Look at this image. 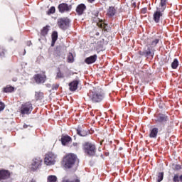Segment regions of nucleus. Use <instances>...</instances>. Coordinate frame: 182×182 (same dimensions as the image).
Listing matches in <instances>:
<instances>
[{
	"instance_id": "nucleus-1",
	"label": "nucleus",
	"mask_w": 182,
	"mask_h": 182,
	"mask_svg": "<svg viewBox=\"0 0 182 182\" xmlns=\"http://www.w3.org/2000/svg\"><path fill=\"white\" fill-rule=\"evenodd\" d=\"M166 8H167V0H161L159 6L156 7V11L154 14V21L156 23L161 21Z\"/></svg>"
},
{
	"instance_id": "nucleus-2",
	"label": "nucleus",
	"mask_w": 182,
	"mask_h": 182,
	"mask_svg": "<svg viewBox=\"0 0 182 182\" xmlns=\"http://www.w3.org/2000/svg\"><path fill=\"white\" fill-rule=\"evenodd\" d=\"M76 161V155L74 154H67L63 159V164L65 168H72Z\"/></svg>"
},
{
	"instance_id": "nucleus-3",
	"label": "nucleus",
	"mask_w": 182,
	"mask_h": 182,
	"mask_svg": "<svg viewBox=\"0 0 182 182\" xmlns=\"http://www.w3.org/2000/svg\"><path fill=\"white\" fill-rule=\"evenodd\" d=\"M90 99L94 103H97L103 100V93H102V90H93V91L89 93Z\"/></svg>"
},
{
	"instance_id": "nucleus-4",
	"label": "nucleus",
	"mask_w": 182,
	"mask_h": 182,
	"mask_svg": "<svg viewBox=\"0 0 182 182\" xmlns=\"http://www.w3.org/2000/svg\"><path fill=\"white\" fill-rule=\"evenodd\" d=\"M83 150L85 154L88 156H95L96 154V146L90 142H86L83 144Z\"/></svg>"
},
{
	"instance_id": "nucleus-5",
	"label": "nucleus",
	"mask_w": 182,
	"mask_h": 182,
	"mask_svg": "<svg viewBox=\"0 0 182 182\" xmlns=\"http://www.w3.org/2000/svg\"><path fill=\"white\" fill-rule=\"evenodd\" d=\"M58 156L53 152H48L45 155L44 163L46 166H53L56 163Z\"/></svg>"
},
{
	"instance_id": "nucleus-6",
	"label": "nucleus",
	"mask_w": 182,
	"mask_h": 182,
	"mask_svg": "<svg viewBox=\"0 0 182 182\" xmlns=\"http://www.w3.org/2000/svg\"><path fill=\"white\" fill-rule=\"evenodd\" d=\"M32 110H33V107H32V103H31V102L22 104L20 108L21 114H31Z\"/></svg>"
},
{
	"instance_id": "nucleus-7",
	"label": "nucleus",
	"mask_w": 182,
	"mask_h": 182,
	"mask_svg": "<svg viewBox=\"0 0 182 182\" xmlns=\"http://www.w3.org/2000/svg\"><path fill=\"white\" fill-rule=\"evenodd\" d=\"M69 23H70V20L68 18H62L58 20V25L60 29H68Z\"/></svg>"
},
{
	"instance_id": "nucleus-8",
	"label": "nucleus",
	"mask_w": 182,
	"mask_h": 182,
	"mask_svg": "<svg viewBox=\"0 0 182 182\" xmlns=\"http://www.w3.org/2000/svg\"><path fill=\"white\" fill-rule=\"evenodd\" d=\"M41 164H42V159H41L40 158L34 159L32 161L31 168V170L35 171V170H38V167H41Z\"/></svg>"
},
{
	"instance_id": "nucleus-9",
	"label": "nucleus",
	"mask_w": 182,
	"mask_h": 182,
	"mask_svg": "<svg viewBox=\"0 0 182 182\" xmlns=\"http://www.w3.org/2000/svg\"><path fill=\"white\" fill-rule=\"evenodd\" d=\"M59 12L63 14V12H69L72 9L71 5H68L65 3H63L58 6Z\"/></svg>"
},
{
	"instance_id": "nucleus-10",
	"label": "nucleus",
	"mask_w": 182,
	"mask_h": 182,
	"mask_svg": "<svg viewBox=\"0 0 182 182\" xmlns=\"http://www.w3.org/2000/svg\"><path fill=\"white\" fill-rule=\"evenodd\" d=\"M34 79L36 83H45L46 75L45 74H37L34 76Z\"/></svg>"
},
{
	"instance_id": "nucleus-11",
	"label": "nucleus",
	"mask_w": 182,
	"mask_h": 182,
	"mask_svg": "<svg viewBox=\"0 0 182 182\" xmlns=\"http://www.w3.org/2000/svg\"><path fill=\"white\" fill-rule=\"evenodd\" d=\"M155 120L158 123H166V122L168 120V117H167V116H166L165 114H160L157 116Z\"/></svg>"
},
{
	"instance_id": "nucleus-12",
	"label": "nucleus",
	"mask_w": 182,
	"mask_h": 182,
	"mask_svg": "<svg viewBox=\"0 0 182 182\" xmlns=\"http://www.w3.org/2000/svg\"><path fill=\"white\" fill-rule=\"evenodd\" d=\"M11 173L6 170H0V180H6L9 178Z\"/></svg>"
},
{
	"instance_id": "nucleus-13",
	"label": "nucleus",
	"mask_w": 182,
	"mask_h": 182,
	"mask_svg": "<svg viewBox=\"0 0 182 182\" xmlns=\"http://www.w3.org/2000/svg\"><path fill=\"white\" fill-rule=\"evenodd\" d=\"M96 60H97V55H94L87 58L85 62L87 65H92V63H95Z\"/></svg>"
},
{
	"instance_id": "nucleus-14",
	"label": "nucleus",
	"mask_w": 182,
	"mask_h": 182,
	"mask_svg": "<svg viewBox=\"0 0 182 182\" xmlns=\"http://www.w3.org/2000/svg\"><path fill=\"white\" fill-rule=\"evenodd\" d=\"M117 12V8L114 6H109L107 10V15L110 17L114 16Z\"/></svg>"
},
{
	"instance_id": "nucleus-15",
	"label": "nucleus",
	"mask_w": 182,
	"mask_h": 182,
	"mask_svg": "<svg viewBox=\"0 0 182 182\" xmlns=\"http://www.w3.org/2000/svg\"><path fill=\"white\" fill-rule=\"evenodd\" d=\"M78 85H79L78 80H74V81L71 82L69 84L70 90L71 92H75V90H77Z\"/></svg>"
},
{
	"instance_id": "nucleus-16",
	"label": "nucleus",
	"mask_w": 182,
	"mask_h": 182,
	"mask_svg": "<svg viewBox=\"0 0 182 182\" xmlns=\"http://www.w3.org/2000/svg\"><path fill=\"white\" fill-rule=\"evenodd\" d=\"M159 134V128H153L150 130L149 137L151 139H156L157 137V134Z\"/></svg>"
},
{
	"instance_id": "nucleus-17",
	"label": "nucleus",
	"mask_w": 182,
	"mask_h": 182,
	"mask_svg": "<svg viewBox=\"0 0 182 182\" xmlns=\"http://www.w3.org/2000/svg\"><path fill=\"white\" fill-rule=\"evenodd\" d=\"M86 9V6L85 4H80L76 9V12L78 15H82L85 10Z\"/></svg>"
},
{
	"instance_id": "nucleus-18",
	"label": "nucleus",
	"mask_w": 182,
	"mask_h": 182,
	"mask_svg": "<svg viewBox=\"0 0 182 182\" xmlns=\"http://www.w3.org/2000/svg\"><path fill=\"white\" fill-rule=\"evenodd\" d=\"M72 141V138L69 136H63L61 137V143L63 146H66L69 143V141Z\"/></svg>"
},
{
	"instance_id": "nucleus-19",
	"label": "nucleus",
	"mask_w": 182,
	"mask_h": 182,
	"mask_svg": "<svg viewBox=\"0 0 182 182\" xmlns=\"http://www.w3.org/2000/svg\"><path fill=\"white\" fill-rule=\"evenodd\" d=\"M159 42V39H148V45L149 48H154Z\"/></svg>"
},
{
	"instance_id": "nucleus-20",
	"label": "nucleus",
	"mask_w": 182,
	"mask_h": 182,
	"mask_svg": "<svg viewBox=\"0 0 182 182\" xmlns=\"http://www.w3.org/2000/svg\"><path fill=\"white\" fill-rule=\"evenodd\" d=\"M47 182H58V177L55 175H50L47 178Z\"/></svg>"
},
{
	"instance_id": "nucleus-21",
	"label": "nucleus",
	"mask_w": 182,
	"mask_h": 182,
	"mask_svg": "<svg viewBox=\"0 0 182 182\" xmlns=\"http://www.w3.org/2000/svg\"><path fill=\"white\" fill-rule=\"evenodd\" d=\"M56 41H58V32L54 31L52 34V46L55 45Z\"/></svg>"
},
{
	"instance_id": "nucleus-22",
	"label": "nucleus",
	"mask_w": 182,
	"mask_h": 182,
	"mask_svg": "<svg viewBox=\"0 0 182 182\" xmlns=\"http://www.w3.org/2000/svg\"><path fill=\"white\" fill-rule=\"evenodd\" d=\"M68 63H73V62H75V58H74L73 54L72 53H68Z\"/></svg>"
},
{
	"instance_id": "nucleus-23",
	"label": "nucleus",
	"mask_w": 182,
	"mask_h": 182,
	"mask_svg": "<svg viewBox=\"0 0 182 182\" xmlns=\"http://www.w3.org/2000/svg\"><path fill=\"white\" fill-rule=\"evenodd\" d=\"M171 68L172 69H177V68H178V60H177V58H175L172 62Z\"/></svg>"
},
{
	"instance_id": "nucleus-24",
	"label": "nucleus",
	"mask_w": 182,
	"mask_h": 182,
	"mask_svg": "<svg viewBox=\"0 0 182 182\" xmlns=\"http://www.w3.org/2000/svg\"><path fill=\"white\" fill-rule=\"evenodd\" d=\"M77 134L79 135V136H81L82 137H85V136H87V132H85V131H82L80 129H77Z\"/></svg>"
},
{
	"instance_id": "nucleus-25",
	"label": "nucleus",
	"mask_w": 182,
	"mask_h": 182,
	"mask_svg": "<svg viewBox=\"0 0 182 182\" xmlns=\"http://www.w3.org/2000/svg\"><path fill=\"white\" fill-rule=\"evenodd\" d=\"M48 32H49V28H48V26H46L42 29L41 35L46 36V35H48Z\"/></svg>"
},
{
	"instance_id": "nucleus-26",
	"label": "nucleus",
	"mask_w": 182,
	"mask_h": 182,
	"mask_svg": "<svg viewBox=\"0 0 182 182\" xmlns=\"http://www.w3.org/2000/svg\"><path fill=\"white\" fill-rule=\"evenodd\" d=\"M4 92L6 93H11V92H14V87L12 86H7L4 88Z\"/></svg>"
},
{
	"instance_id": "nucleus-27",
	"label": "nucleus",
	"mask_w": 182,
	"mask_h": 182,
	"mask_svg": "<svg viewBox=\"0 0 182 182\" xmlns=\"http://www.w3.org/2000/svg\"><path fill=\"white\" fill-rule=\"evenodd\" d=\"M56 11V9L55 6H51L50 9L47 11V15H51L52 14H55Z\"/></svg>"
},
{
	"instance_id": "nucleus-28",
	"label": "nucleus",
	"mask_w": 182,
	"mask_h": 182,
	"mask_svg": "<svg viewBox=\"0 0 182 182\" xmlns=\"http://www.w3.org/2000/svg\"><path fill=\"white\" fill-rule=\"evenodd\" d=\"M164 177V173L160 172V173L158 174L157 181H158V182L163 181Z\"/></svg>"
},
{
	"instance_id": "nucleus-29",
	"label": "nucleus",
	"mask_w": 182,
	"mask_h": 182,
	"mask_svg": "<svg viewBox=\"0 0 182 182\" xmlns=\"http://www.w3.org/2000/svg\"><path fill=\"white\" fill-rule=\"evenodd\" d=\"M97 25L99 28H101V29H105L106 28V24L103 23H97Z\"/></svg>"
},
{
	"instance_id": "nucleus-30",
	"label": "nucleus",
	"mask_w": 182,
	"mask_h": 182,
	"mask_svg": "<svg viewBox=\"0 0 182 182\" xmlns=\"http://www.w3.org/2000/svg\"><path fill=\"white\" fill-rule=\"evenodd\" d=\"M5 109V104L4 102H0V112H2Z\"/></svg>"
},
{
	"instance_id": "nucleus-31",
	"label": "nucleus",
	"mask_w": 182,
	"mask_h": 182,
	"mask_svg": "<svg viewBox=\"0 0 182 182\" xmlns=\"http://www.w3.org/2000/svg\"><path fill=\"white\" fill-rule=\"evenodd\" d=\"M173 181H175V182L180 181V177H178V175H175L174 176Z\"/></svg>"
},
{
	"instance_id": "nucleus-32",
	"label": "nucleus",
	"mask_w": 182,
	"mask_h": 182,
	"mask_svg": "<svg viewBox=\"0 0 182 182\" xmlns=\"http://www.w3.org/2000/svg\"><path fill=\"white\" fill-rule=\"evenodd\" d=\"M59 87V84H54L52 87L53 90H57V89Z\"/></svg>"
},
{
	"instance_id": "nucleus-33",
	"label": "nucleus",
	"mask_w": 182,
	"mask_h": 182,
	"mask_svg": "<svg viewBox=\"0 0 182 182\" xmlns=\"http://www.w3.org/2000/svg\"><path fill=\"white\" fill-rule=\"evenodd\" d=\"M57 77H58V79H60V78L63 77V74H62V73H60V72H58V73H57Z\"/></svg>"
},
{
	"instance_id": "nucleus-34",
	"label": "nucleus",
	"mask_w": 182,
	"mask_h": 182,
	"mask_svg": "<svg viewBox=\"0 0 182 182\" xmlns=\"http://www.w3.org/2000/svg\"><path fill=\"white\" fill-rule=\"evenodd\" d=\"M5 55V51H4V49L0 48V56H4Z\"/></svg>"
},
{
	"instance_id": "nucleus-35",
	"label": "nucleus",
	"mask_w": 182,
	"mask_h": 182,
	"mask_svg": "<svg viewBox=\"0 0 182 182\" xmlns=\"http://www.w3.org/2000/svg\"><path fill=\"white\" fill-rule=\"evenodd\" d=\"M77 143H73V145L71 146V147H74V149H75L76 150H77Z\"/></svg>"
},
{
	"instance_id": "nucleus-36",
	"label": "nucleus",
	"mask_w": 182,
	"mask_h": 182,
	"mask_svg": "<svg viewBox=\"0 0 182 182\" xmlns=\"http://www.w3.org/2000/svg\"><path fill=\"white\" fill-rule=\"evenodd\" d=\"M63 182H79V180H75V181H69V180H63Z\"/></svg>"
},
{
	"instance_id": "nucleus-37",
	"label": "nucleus",
	"mask_w": 182,
	"mask_h": 182,
	"mask_svg": "<svg viewBox=\"0 0 182 182\" xmlns=\"http://www.w3.org/2000/svg\"><path fill=\"white\" fill-rule=\"evenodd\" d=\"M96 0H87L88 2H90V4H93V2H95Z\"/></svg>"
},
{
	"instance_id": "nucleus-38",
	"label": "nucleus",
	"mask_w": 182,
	"mask_h": 182,
	"mask_svg": "<svg viewBox=\"0 0 182 182\" xmlns=\"http://www.w3.org/2000/svg\"><path fill=\"white\" fill-rule=\"evenodd\" d=\"M28 46H31L32 45V43L31 41L27 42Z\"/></svg>"
},
{
	"instance_id": "nucleus-39",
	"label": "nucleus",
	"mask_w": 182,
	"mask_h": 182,
	"mask_svg": "<svg viewBox=\"0 0 182 182\" xmlns=\"http://www.w3.org/2000/svg\"><path fill=\"white\" fill-rule=\"evenodd\" d=\"M38 96H39V93L36 92V97L37 100L39 99V97Z\"/></svg>"
},
{
	"instance_id": "nucleus-40",
	"label": "nucleus",
	"mask_w": 182,
	"mask_h": 182,
	"mask_svg": "<svg viewBox=\"0 0 182 182\" xmlns=\"http://www.w3.org/2000/svg\"><path fill=\"white\" fill-rule=\"evenodd\" d=\"M180 181L182 182V175L180 176Z\"/></svg>"
},
{
	"instance_id": "nucleus-41",
	"label": "nucleus",
	"mask_w": 182,
	"mask_h": 182,
	"mask_svg": "<svg viewBox=\"0 0 182 182\" xmlns=\"http://www.w3.org/2000/svg\"><path fill=\"white\" fill-rule=\"evenodd\" d=\"M23 127L24 129H26V127H28V125H24Z\"/></svg>"
},
{
	"instance_id": "nucleus-42",
	"label": "nucleus",
	"mask_w": 182,
	"mask_h": 182,
	"mask_svg": "<svg viewBox=\"0 0 182 182\" xmlns=\"http://www.w3.org/2000/svg\"><path fill=\"white\" fill-rule=\"evenodd\" d=\"M31 182H36V181H35V180H31Z\"/></svg>"
},
{
	"instance_id": "nucleus-43",
	"label": "nucleus",
	"mask_w": 182,
	"mask_h": 182,
	"mask_svg": "<svg viewBox=\"0 0 182 182\" xmlns=\"http://www.w3.org/2000/svg\"><path fill=\"white\" fill-rule=\"evenodd\" d=\"M14 80V82H16V79H14V80Z\"/></svg>"
},
{
	"instance_id": "nucleus-44",
	"label": "nucleus",
	"mask_w": 182,
	"mask_h": 182,
	"mask_svg": "<svg viewBox=\"0 0 182 182\" xmlns=\"http://www.w3.org/2000/svg\"><path fill=\"white\" fill-rule=\"evenodd\" d=\"M149 53H150V52L147 53V54H149Z\"/></svg>"
}]
</instances>
